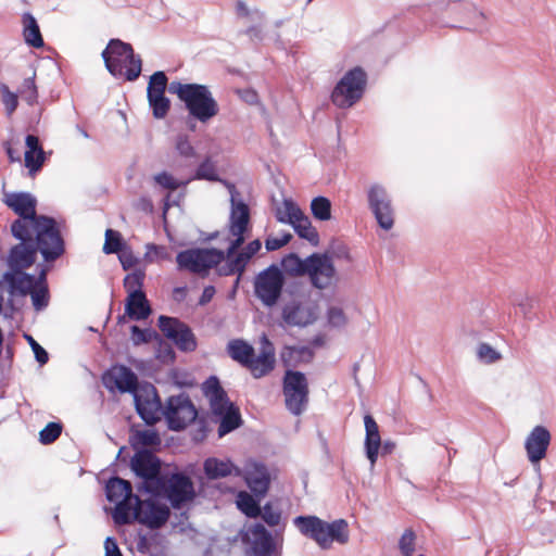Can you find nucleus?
Listing matches in <instances>:
<instances>
[{"label":"nucleus","instance_id":"1","mask_svg":"<svg viewBox=\"0 0 556 556\" xmlns=\"http://www.w3.org/2000/svg\"><path fill=\"white\" fill-rule=\"evenodd\" d=\"M2 201L18 215L11 225L14 238L24 240L29 235H35L46 262H53L64 253V241L56 222L51 217L36 214L37 199L31 193L3 190Z\"/></svg>","mask_w":556,"mask_h":556},{"label":"nucleus","instance_id":"2","mask_svg":"<svg viewBox=\"0 0 556 556\" xmlns=\"http://www.w3.org/2000/svg\"><path fill=\"white\" fill-rule=\"evenodd\" d=\"M231 210L229 216V232L235 238L230 241L227 248V262L218 268V273L222 276H229L238 274L239 276L244 271L250 258L248 254L243 252L232 256L237 249L244 242V232L248 229L250 222V208L240 199H238V191L233 186L229 188Z\"/></svg>","mask_w":556,"mask_h":556},{"label":"nucleus","instance_id":"3","mask_svg":"<svg viewBox=\"0 0 556 556\" xmlns=\"http://www.w3.org/2000/svg\"><path fill=\"white\" fill-rule=\"evenodd\" d=\"M293 525L321 549L331 548L334 542L346 544L350 539L349 525L344 519L327 522L317 516H298L293 519Z\"/></svg>","mask_w":556,"mask_h":556},{"label":"nucleus","instance_id":"4","mask_svg":"<svg viewBox=\"0 0 556 556\" xmlns=\"http://www.w3.org/2000/svg\"><path fill=\"white\" fill-rule=\"evenodd\" d=\"M168 90L176 94L189 114L201 123H207L218 114V103L206 85L172 81Z\"/></svg>","mask_w":556,"mask_h":556},{"label":"nucleus","instance_id":"5","mask_svg":"<svg viewBox=\"0 0 556 556\" xmlns=\"http://www.w3.org/2000/svg\"><path fill=\"white\" fill-rule=\"evenodd\" d=\"M106 70L114 77H125L128 81L136 80L142 70L139 55H136L131 45L119 39H111L102 51Z\"/></svg>","mask_w":556,"mask_h":556},{"label":"nucleus","instance_id":"6","mask_svg":"<svg viewBox=\"0 0 556 556\" xmlns=\"http://www.w3.org/2000/svg\"><path fill=\"white\" fill-rule=\"evenodd\" d=\"M367 85V74L361 66L349 70L337 83L331 101L339 109H349L358 102Z\"/></svg>","mask_w":556,"mask_h":556},{"label":"nucleus","instance_id":"7","mask_svg":"<svg viewBox=\"0 0 556 556\" xmlns=\"http://www.w3.org/2000/svg\"><path fill=\"white\" fill-rule=\"evenodd\" d=\"M131 469L142 479L137 485L139 492L157 494L162 490L161 463L151 452L138 451L131 458Z\"/></svg>","mask_w":556,"mask_h":556},{"label":"nucleus","instance_id":"8","mask_svg":"<svg viewBox=\"0 0 556 556\" xmlns=\"http://www.w3.org/2000/svg\"><path fill=\"white\" fill-rule=\"evenodd\" d=\"M106 498L115 503L113 519L118 525H127L131 521V505L137 495L132 494L129 481L121 478H111L105 486Z\"/></svg>","mask_w":556,"mask_h":556},{"label":"nucleus","instance_id":"9","mask_svg":"<svg viewBox=\"0 0 556 556\" xmlns=\"http://www.w3.org/2000/svg\"><path fill=\"white\" fill-rule=\"evenodd\" d=\"M225 260V252L218 249H188L176 256L179 269L193 274H206Z\"/></svg>","mask_w":556,"mask_h":556},{"label":"nucleus","instance_id":"10","mask_svg":"<svg viewBox=\"0 0 556 556\" xmlns=\"http://www.w3.org/2000/svg\"><path fill=\"white\" fill-rule=\"evenodd\" d=\"M285 276L276 265L260 271L254 279V294L267 307H273L280 299Z\"/></svg>","mask_w":556,"mask_h":556},{"label":"nucleus","instance_id":"11","mask_svg":"<svg viewBox=\"0 0 556 556\" xmlns=\"http://www.w3.org/2000/svg\"><path fill=\"white\" fill-rule=\"evenodd\" d=\"M283 395L288 410L300 416L308 402V384L303 372L287 370L283 377Z\"/></svg>","mask_w":556,"mask_h":556},{"label":"nucleus","instance_id":"12","mask_svg":"<svg viewBox=\"0 0 556 556\" xmlns=\"http://www.w3.org/2000/svg\"><path fill=\"white\" fill-rule=\"evenodd\" d=\"M368 207L378 225L386 231L394 226V208L387 188L378 182L371 184L367 189Z\"/></svg>","mask_w":556,"mask_h":556},{"label":"nucleus","instance_id":"13","mask_svg":"<svg viewBox=\"0 0 556 556\" xmlns=\"http://www.w3.org/2000/svg\"><path fill=\"white\" fill-rule=\"evenodd\" d=\"M163 415L168 422L169 429L179 431L194 421L198 413L191 400L187 395L180 394L170 396L167 400Z\"/></svg>","mask_w":556,"mask_h":556},{"label":"nucleus","instance_id":"14","mask_svg":"<svg viewBox=\"0 0 556 556\" xmlns=\"http://www.w3.org/2000/svg\"><path fill=\"white\" fill-rule=\"evenodd\" d=\"M169 517V508L154 500L142 501L138 496L131 505V520L150 529H159L166 523Z\"/></svg>","mask_w":556,"mask_h":556},{"label":"nucleus","instance_id":"15","mask_svg":"<svg viewBox=\"0 0 556 556\" xmlns=\"http://www.w3.org/2000/svg\"><path fill=\"white\" fill-rule=\"evenodd\" d=\"M306 275L313 287L319 290L329 288L337 278V270L328 253H313L307 256Z\"/></svg>","mask_w":556,"mask_h":556},{"label":"nucleus","instance_id":"16","mask_svg":"<svg viewBox=\"0 0 556 556\" xmlns=\"http://www.w3.org/2000/svg\"><path fill=\"white\" fill-rule=\"evenodd\" d=\"M162 490L156 495H165L174 508H180L193 500L194 490L191 480L181 473L162 478Z\"/></svg>","mask_w":556,"mask_h":556},{"label":"nucleus","instance_id":"17","mask_svg":"<svg viewBox=\"0 0 556 556\" xmlns=\"http://www.w3.org/2000/svg\"><path fill=\"white\" fill-rule=\"evenodd\" d=\"M281 317L288 326L305 327L315 321V307L304 295H295L285 303Z\"/></svg>","mask_w":556,"mask_h":556},{"label":"nucleus","instance_id":"18","mask_svg":"<svg viewBox=\"0 0 556 556\" xmlns=\"http://www.w3.org/2000/svg\"><path fill=\"white\" fill-rule=\"evenodd\" d=\"M161 331L172 340L179 350L184 352L194 351L197 341L191 329L179 319L167 316H160L157 323Z\"/></svg>","mask_w":556,"mask_h":556},{"label":"nucleus","instance_id":"19","mask_svg":"<svg viewBox=\"0 0 556 556\" xmlns=\"http://www.w3.org/2000/svg\"><path fill=\"white\" fill-rule=\"evenodd\" d=\"M134 402L138 415L148 425H154L163 414L161 401L153 386L141 388L135 392Z\"/></svg>","mask_w":556,"mask_h":556},{"label":"nucleus","instance_id":"20","mask_svg":"<svg viewBox=\"0 0 556 556\" xmlns=\"http://www.w3.org/2000/svg\"><path fill=\"white\" fill-rule=\"evenodd\" d=\"M102 381L110 391L117 389L121 393H131L132 395L139 391L137 375L124 365L112 367L103 375Z\"/></svg>","mask_w":556,"mask_h":556},{"label":"nucleus","instance_id":"21","mask_svg":"<svg viewBox=\"0 0 556 556\" xmlns=\"http://www.w3.org/2000/svg\"><path fill=\"white\" fill-rule=\"evenodd\" d=\"M18 240L21 242L11 249L9 255V266L12 271L28 268L35 262L37 251L40 252L35 235Z\"/></svg>","mask_w":556,"mask_h":556},{"label":"nucleus","instance_id":"22","mask_svg":"<svg viewBox=\"0 0 556 556\" xmlns=\"http://www.w3.org/2000/svg\"><path fill=\"white\" fill-rule=\"evenodd\" d=\"M241 476L256 496L263 497L266 495L270 483V476L265 465L255 460H249L242 469Z\"/></svg>","mask_w":556,"mask_h":556},{"label":"nucleus","instance_id":"23","mask_svg":"<svg viewBox=\"0 0 556 556\" xmlns=\"http://www.w3.org/2000/svg\"><path fill=\"white\" fill-rule=\"evenodd\" d=\"M248 534L251 536L253 556H280L271 533L262 523L252 525Z\"/></svg>","mask_w":556,"mask_h":556},{"label":"nucleus","instance_id":"24","mask_svg":"<svg viewBox=\"0 0 556 556\" xmlns=\"http://www.w3.org/2000/svg\"><path fill=\"white\" fill-rule=\"evenodd\" d=\"M551 442V433L543 426H535L525 442V448L529 460L532 464L539 463L546 456V452Z\"/></svg>","mask_w":556,"mask_h":556},{"label":"nucleus","instance_id":"25","mask_svg":"<svg viewBox=\"0 0 556 556\" xmlns=\"http://www.w3.org/2000/svg\"><path fill=\"white\" fill-rule=\"evenodd\" d=\"M202 390L210 403L213 415H220L222 413L235 407V405L229 401L225 390L222 388L219 380L215 376L210 377L203 383Z\"/></svg>","mask_w":556,"mask_h":556},{"label":"nucleus","instance_id":"26","mask_svg":"<svg viewBox=\"0 0 556 556\" xmlns=\"http://www.w3.org/2000/svg\"><path fill=\"white\" fill-rule=\"evenodd\" d=\"M275 349L266 336L262 337V348L260 354L251 357L245 366L254 378H261L274 369Z\"/></svg>","mask_w":556,"mask_h":556},{"label":"nucleus","instance_id":"27","mask_svg":"<svg viewBox=\"0 0 556 556\" xmlns=\"http://www.w3.org/2000/svg\"><path fill=\"white\" fill-rule=\"evenodd\" d=\"M435 11H448L453 15L460 16L464 21L468 14H473L476 26H484L485 16L483 12L469 1H441L435 5Z\"/></svg>","mask_w":556,"mask_h":556},{"label":"nucleus","instance_id":"28","mask_svg":"<svg viewBox=\"0 0 556 556\" xmlns=\"http://www.w3.org/2000/svg\"><path fill=\"white\" fill-rule=\"evenodd\" d=\"M366 437H365V450L366 456L370 460L371 467L375 466L378 458L379 448L381 446V438L379 434V428L375 419L370 415L364 417Z\"/></svg>","mask_w":556,"mask_h":556},{"label":"nucleus","instance_id":"29","mask_svg":"<svg viewBox=\"0 0 556 556\" xmlns=\"http://www.w3.org/2000/svg\"><path fill=\"white\" fill-rule=\"evenodd\" d=\"M125 312L132 320H142L150 316L151 307L144 292H136L128 294L125 304Z\"/></svg>","mask_w":556,"mask_h":556},{"label":"nucleus","instance_id":"30","mask_svg":"<svg viewBox=\"0 0 556 556\" xmlns=\"http://www.w3.org/2000/svg\"><path fill=\"white\" fill-rule=\"evenodd\" d=\"M13 292L29 294L38 283H41L40 275L36 278L23 270H14L4 275Z\"/></svg>","mask_w":556,"mask_h":556},{"label":"nucleus","instance_id":"31","mask_svg":"<svg viewBox=\"0 0 556 556\" xmlns=\"http://www.w3.org/2000/svg\"><path fill=\"white\" fill-rule=\"evenodd\" d=\"M203 468L208 479H218L230 475L241 477L242 475V469L236 467L230 460H223L215 457L207 458L204 462Z\"/></svg>","mask_w":556,"mask_h":556},{"label":"nucleus","instance_id":"32","mask_svg":"<svg viewBox=\"0 0 556 556\" xmlns=\"http://www.w3.org/2000/svg\"><path fill=\"white\" fill-rule=\"evenodd\" d=\"M26 151H25V166L29 169V173H36L40 169L45 162V152L39 143V139L34 135H27L25 139Z\"/></svg>","mask_w":556,"mask_h":556},{"label":"nucleus","instance_id":"33","mask_svg":"<svg viewBox=\"0 0 556 556\" xmlns=\"http://www.w3.org/2000/svg\"><path fill=\"white\" fill-rule=\"evenodd\" d=\"M23 37L25 42L33 48L43 47V38L39 25L33 14L26 12L22 15Z\"/></svg>","mask_w":556,"mask_h":556},{"label":"nucleus","instance_id":"34","mask_svg":"<svg viewBox=\"0 0 556 556\" xmlns=\"http://www.w3.org/2000/svg\"><path fill=\"white\" fill-rule=\"evenodd\" d=\"M227 352L233 361L244 367L248 365L251 357L254 356L253 346L240 339L229 341Z\"/></svg>","mask_w":556,"mask_h":556},{"label":"nucleus","instance_id":"35","mask_svg":"<svg viewBox=\"0 0 556 556\" xmlns=\"http://www.w3.org/2000/svg\"><path fill=\"white\" fill-rule=\"evenodd\" d=\"M294 231L302 239L307 240L313 245H317L319 241L317 230L312 226V223L307 216L303 214V212L298 216L294 222L291 224Z\"/></svg>","mask_w":556,"mask_h":556},{"label":"nucleus","instance_id":"36","mask_svg":"<svg viewBox=\"0 0 556 556\" xmlns=\"http://www.w3.org/2000/svg\"><path fill=\"white\" fill-rule=\"evenodd\" d=\"M47 271V267L40 269L41 283H38V286L29 293L33 306L36 311H41L46 308L49 303V293L46 283Z\"/></svg>","mask_w":556,"mask_h":556},{"label":"nucleus","instance_id":"37","mask_svg":"<svg viewBox=\"0 0 556 556\" xmlns=\"http://www.w3.org/2000/svg\"><path fill=\"white\" fill-rule=\"evenodd\" d=\"M147 98L154 118H164L170 108V101L165 92H147Z\"/></svg>","mask_w":556,"mask_h":556},{"label":"nucleus","instance_id":"38","mask_svg":"<svg viewBox=\"0 0 556 556\" xmlns=\"http://www.w3.org/2000/svg\"><path fill=\"white\" fill-rule=\"evenodd\" d=\"M307 266V257L301 258L295 253L286 255L281 261V267L283 271L295 277L305 276Z\"/></svg>","mask_w":556,"mask_h":556},{"label":"nucleus","instance_id":"39","mask_svg":"<svg viewBox=\"0 0 556 556\" xmlns=\"http://www.w3.org/2000/svg\"><path fill=\"white\" fill-rule=\"evenodd\" d=\"M220 418L219 427H218V437L222 438L227 433L233 431L241 425V416L239 409L235 406L220 415H217Z\"/></svg>","mask_w":556,"mask_h":556},{"label":"nucleus","instance_id":"40","mask_svg":"<svg viewBox=\"0 0 556 556\" xmlns=\"http://www.w3.org/2000/svg\"><path fill=\"white\" fill-rule=\"evenodd\" d=\"M237 507L249 518H256L261 515V506L250 493L240 491L236 500Z\"/></svg>","mask_w":556,"mask_h":556},{"label":"nucleus","instance_id":"41","mask_svg":"<svg viewBox=\"0 0 556 556\" xmlns=\"http://www.w3.org/2000/svg\"><path fill=\"white\" fill-rule=\"evenodd\" d=\"M302 211L291 200H283L276 208V218L283 224H292L294 219L300 216Z\"/></svg>","mask_w":556,"mask_h":556},{"label":"nucleus","instance_id":"42","mask_svg":"<svg viewBox=\"0 0 556 556\" xmlns=\"http://www.w3.org/2000/svg\"><path fill=\"white\" fill-rule=\"evenodd\" d=\"M311 211L315 218L329 220L331 218V202L325 197H316L312 200Z\"/></svg>","mask_w":556,"mask_h":556},{"label":"nucleus","instance_id":"43","mask_svg":"<svg viewBox=\"0 0 556 556\" xmlns=\"http://www.w3.org/2000/svg\"><path fill=\"white\" fill-rule=\"evenodd\" d=\"M476 355L478 361L483 364H494L502 358V354L485 342L478 344Z\"/></svg>","mask_w":556,"mask_h":556},{"label":"nucleus","instance_id":"44","mask_svg":"<svg viewBox=\"0 0 556 556\" xmlns=\"http://www.w3.org/2000/svg\"><path fill=\"white\" fill-rule=\"evenodd\" d=\"M153 180L156 185H159L161 188L166 190H177L178 188L186 186L191 179H188L186 181L177 180L172 174L167 172H161L153 176Z\"/></svg>","mask_w":556,"mask_h":556},{"label":"nucleus","instance_id":"45","mask_svg":"<svg viewBox=\"0 0 556 556\" xmlns=\"http://www.w3.org/2000/svg\"><path fill=\"white\" fill-rule=\"evenodd\" d=\"M124 248L125 244L123 243L121 233L113 229H106L103 252L105 254L118 253Z\"/></svg>","mask_w":556,"mask_h":556},{"label":"nucleus","instance_id":"46","mask_svg":"<svg viewBox=\"0 0 556 556\" xmlns=\"http://www.w3.org/2000/svg\"><path fill=\"white\" fill-rule=\"evenodd\" d=\"M170 254L166 247L149 243L146 245L144 261L154 263L162 260H169Z\"/></svg>","mask_w":556,"mask_h":556},{"label":"nucleus","instance_id":"47","mask_svg":"<svg viewBox=\"0 0 556 556\" xmlns=\"http://www.w3.org/2000/svg\"><path fill=\"white\" fill-rule=\"evenodd\" d=\"M130 334H131L130 339H131V342L134 343V345L149 343L154 338L157 337V333L154 330H152L150 328L141 329L136 325L130 327Z\"/></svg>","mask_w":556,"mask_h":556},{"label":"nucleus","instance_id":"48","mask_svg":"<svg viewBox=\"0 0 556 556\" xmlns=\"http://www.w3.org/2000/svg\"><path fill=\"white\" fill-rule=\"evenodd\" d=\"M192 179H204L208 181L218 180V176L216 174V169L214 164L210 161V159H205L197 168L194 176Z\"/></svg>","mask_w":556,"mask_h":556},{"label":"nucleus","instance_id":"49","mask_svg":"<svg viewBox=\"0 0 556 556\" xmlns=\"http://www.w3.org/2000/svg\"><path fill=\"white\" fill-rule=\"evenodd\" d=\"M21 97L28 103L34 104L37 100L38 93L35 84V72L33 76L26 77L20 89Z\"/></svg>","mask_w":556,"mask_h":556},{"label":"nucleus","instance_id":"50","mask_svg":"<svg viewBox=\"0 0 556 556\" xmlns=\"http://www.w3.org/2000/svg\"><path fill=\"white\" fill-rule=\"evenodd\" d=\"M416 534L412 529H406L399 540V548L403 556H413L415 552Z\"/></svg>","mask_w":556,"mask_h":556},{"label":"nucleus","instance_id":"51","mask_svg":"<svg viewBox=\"0 0 556 556\" xmlns=\"http://www.w3.org/2000/svg\"><path fill=\"white\" fill-rule=\"evenodd\" d=\"M144 273L142 270H136L131 274H128L124 279V287L127 290L128 294L136 292H143Z\"/></svg>","mask_w":556,"mask_h":556},{"label":"nucleus","instance_id":"52","mask_svg":"<svg viewBox=\"0 0 556 556\" xmlns=\"http://www.w3.org/2000/svg\"><path fill=\"white\" fill-rule=\"evenodd\" d=\"M62 432V426L59 422H49L40 432L39 441L42 444H50L54 442Z\"/></svg>","mask_w":556,"mask_h":556},{"label":"nucleus","instance_id":"53","mask_svg":"<svg viewBox=\"0 0 556 556\" xmlns=\"http://www.w3.org/2000/svg\"><path fill=\"white\" fill-rule=\"evenodd\" d=\"M167 83L168 79L165 73L157 71L150 76L147 92H165Z\"/></svg>","mask_w":556,"mask_h":556},{"label":"nucleus","instance_id":"54","mask_svg":"<svg viewBox=\"0 0 556 556\" xmlns=\"http://www.w3.org/2000/svg\"><path fill=\"white\" fill-rule=\"evenodd\" d=\"M328 323L331 327L343 328L348 324V317L339 306H331L327 311Z\"/></svg>","mask_w":556,"mask_h":556},{"label":"nucleus","instance_id":"55","mask_svg":"<svg viewBox=\"0 0 556 556\" xmlns=\"http://www.w3.org/2000/svg\"><path fill=\"white\" fill-rule=\"evenodd\" d=\"M260 516L269 527H276L281 521V511L277 508H274L270 504H266L263 508H261Z\"/></svg>","mask_w":556,"mask_h":556},{"label":"nucleus","instance_id":"56","mask_svg":"<svg viewBox=\"0 0 556 556\" xmlns=\"http://www.w3.org/2000/svg\"><path fill=\"white\" fill-rule=\"evenodd\" d=\"M175 148L180 156L189 159L195 156V150L190 143L187 135H178L175 142Z\"/></svg>","mask_w":556,"mask_h":556},{"label":"nucleus","instance_id":"57","mask_svg":"<svg viewBox=\"0 0 556 556\" xmlns=\"http://www.w3.org/2000/svg\"><path fill=\"white\" fill-rule=\"evenodd\" d=\"M0 89L2 92V102L5 106L7 114L11 115L17 106V97L15 93L11 92L5 85H1Z\"/></svg>","mask_w":556,"mask_h":556},{"label":"nucleus","instance_id":"58","mask_svg":"<svg viewBox=\"0 0 556 556\" xmlns=\"http://www.w3.org/2000/svg\"><path fill=\"white\" fill-rule=\"evenodd\" d=\"M292 236L289 232H285L279 237H268L265 240V248L267 251H276L286 245L290 240Z\"/></svg>","mask_w":556,"mask_h":556},{"label":"nucleus","instance_id":"59","mask_svg":"<svg viewBox=\"0 0 556 556\" xmlns=\"http://www.w3.org/2000/svg\"><path fill=\"white\" fill-rule=\"evenodd\" d=\"M25 338L27 339V341L35 354L36 361L40 365L46 364L49 359L47 351L31 336L26 334Z\"/></svg>","mask_w":556,"mask_h":556},{"label":"nucleus","instance_id":"60","mask_svg":"<svg viewBox=\"0 0 556 556\" xmlns=\"http://www.w3.org/2000/svg\"><path fill=\"white\" fill-rule=\"evenodd\" d=\"M138 442L144 446L156 445L160 443V437L154 430L138 431L136 434Z\"/></svg>","mask_w":556,"mask_h":556},{"label":"nucleus","instance_id":"61","mask_svg":"<svg viewBox=\"0 0 556 556\" xmlns=\"http://www.w3.org/2000/svg\"><path fill=\"white\" fill-rule=\"evenodd\" d=\"M118 260L122 264V267L125 270L132 268L138 263V258L134 255L132 251L127 247H125L123 250L118 252Z\"/></svg>","mask_w":556,"mask_h":556},{"label":"nucleus","instance_id":"62","mask_svg":"<svg viewBox=\"0 0 556 556\" xmlns=\"http://www.w3.org/2000/svg\"><path fill=\"white\" fill-rule=\"evenodd\" d=\"M105 556H123L116 541L113 538H106L104 542Z\"/></svg>","mask_w":556,"mask_h":556},{"label":"nucleus","instance_id":"63","mask_svg":"<svg viewBox=\"0 0 556 556\" xmlns=\"http://www.w3.org/2000/svg\"><path fill=\"white\" fill-rule=\"evenodd\" d=\"M333 254L338 258L345 260L348 262L352 261V256L349 248L345 244H338L333 248Z\"/></svg>","mask_w":556,"mask_h":556},{"label":"nucleus","instance_id":"64","mask_svg":"<svg viewBox=\"0 0 556 556\" xmlns=\"http://www.w3.org/2000/svg\"><path fill=\"white\" fill-rule=\"evenodd\" d=\"M261 247H262L261 241L258 239H256V240L249 242L242 252L244 254H248L249 258L251 260V257L260 251Z\"/></svg>","mask_w":556,"mask_h":556}]
</instances>
